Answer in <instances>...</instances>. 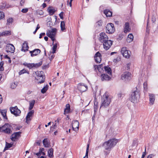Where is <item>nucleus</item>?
Here are the masks:
<instances>
[{
	"instance_id": "obj_1",
	"label": "nucleus",
	"mask_w": 158,
	"mask_h": 158,
	"mask_svg": "<svg viewBox=\"0 0 158 158\" xmlns=\"http://www.w3.org/2000/svg\"><path fill=\"white\" fill-rule=\"evenodd\" d=\"M139 91L137 90V88L136 87L132 90L130 95V100L133 103H136L139 101Z\"/></svg>"
},
{
	"instance_id": "obj_2",
	"label": "nucleus",
	"mask_w": 158,
	"mask_h": 158,
	"mask_svg": "<svg viewBox=\"0 0 158 158\" xmlns=\"http://www.w3.org/2000/svg\"><path fill=\"white\" fill-rule=\"evenodd\" d=\"M117 142L118 140L115 139H110L104 143L103 147L106 150H110L115 145Z\"/></svg>"
},
{
	"instance_id": "obj_3",
	"label": "nucleus",
	"mask_w": 158,
	"mask_h": 158,
	"mask_svg": "<svg viewBox=\"0 0 158 158\" xmlns=\"http://www.w3.org/2000/svg\"><path fill=\"white\" fill-rule=\"evenodd\" d=\"M111 101V99L108 95L105 93L103 96L102 98L101 104L100 108H106L109 105Z\"/></svg>"
},
{
	"instance_id": "obj_4",
	"label": "nucleus",
	"mask_w": 158,
	"mask_h": 158,
	"mask_svg": "<svg viewBox=\"0 0 158 158\" xmlns=\"http://www.w3.org/2000/svg\"><path fill=\"white\" fill-rule=\"evenodd\" d=\"M1 127V132H3L8 134L11 133L12 132L11 129V126L9 124L5 123Z\"/></svg>"
},
{
	"instance_id": "obj_5",
	"label": "nucleus",
	"mask_w": 158,
	"mask_h": 158,
	"mask_svg": "<svg viewBox=\"0 0 158 158\" xmlns=\"http://www.w3.org/2000/svg\"><path fill=\"white\" fill-rule=\"evenodd\" d=\"M35 73L37 75V77H35V79L37 80H40V78H42V81H39L38 83V84H41L44 82L45 81V77L43 74V72L42 71H37Z\"/></svg>"
},
{
	"instance_id": "obj_6",
	"label": "nucleus",
	"mask_w": 158,
	"mask_h": 158,
	"mask_svg": "<svg viewBox=\"0 0 158 158\" xmlns=\"http://www.w3.org/2000/svg\"><path fill=\"white\" fill-rule=\"evenodd\" d=\"M56 29L55 28H52L51 30H48L47 32L46 35L49 37L51 38V40L54 41L55 39L54 37L56 34Z\"/></svg>"
},
{
	"instance_id": "obj_7",
	"label": "nucleus",
	"mask_w": 158,
	"mask_h": 158,
	"mask_svg": "<svg viewBox=\"0 0 158 158\" xmlns=\"http://www.w3.org/2000/svg\"><path fill=\"white\" fill-rule=\"evenodd\" d=\"M106 32L109 34H112L114 32L115 28L114 25L111 23H109L106 26Z\"/></svg>"
},
{
	"instance_id": "obj_8",
	"label": "nucleus",
	"mask_w": 158,
	"mask_h": 158,
	"mask_svg": "<svg viewBox=\"0 0 158 158\" xmlns=\"http://www.w3.org/2000/svg\"><path fill=\"white\" fill-rule=\"evenodd\" d=\"M10 110L11 114L17 116H19L21 113V111L18 109L17 106L10 108Z\"/></svg>"
},
{
	"instance_id": "obj_9",
	"label": "nucleus",
	"mask_w": 158,
	"mask_h": 158,
	"mask_svg": "<svg viewBox=\"0 0 158 158\" xmlns=\"http://www.w3.org/2000/svg\"><path fill=\"white\" fill-rule=\"evenodd\" d=\"M121 52L123 56L126 58H128L130 57L131 52L127 50L126 48H122Z\"/></svg>"
},
{
	"instance_id": "obj_10",
	"label": "nucleus",
	"mask_w": 158,
	"mask_h": 158,
	"mask_svg": "<svg viewBox=\"0 0 158 158\" xmlns=\"http://www.w3.org/2000/svg\"><path fill=\"white\" fill-rule=\"evenodd\" d=\"M5 49L7 53L10 52L11 53H13L15 52V48L13 44H8L6 45Z\"/></svg>"
},
{
	"instance_id": "obj_11",
	"label": "nucleus",
	"mask_w": 158,
	"mask_h": 158,
	"mask_svg": "<svg viewBox=\"0 0 158 158\" xmlns=\"http://www.w3.org/2000/svg\"><path fill=\"white\" fill-rule=\"evenodd\" d=\"M77 88L81 92H83L87 90L88 87L84 84L80 83L78 85Z\"/></svg>"
},
{
	"instance_id": "obj_12",
	"label": "nucleus",
	"mask_w": 158,
	"mask_h": 158,
	"mask_svg": "<svg viewBox=\"0 0 158 158\" xmlns=\"http://www.w3.org/2000/svg\"><path fill=\"white\" fill-rule=\"evenodd\" d=\"M113 41L108 40L106 41L103 42L104 48L106 50H108L112 45Z\"/></svg>"
},
{
	"instance_id": "obj_13",
	"label": "nucleus",
	"mask_w": 158,
	"mask_h": 158,
	"mask_svg": "<svg viewBox=\"0 0 158 158\" xmlns=\"http://www.w3.org/2000/svg\"><path fill=\"white\" fill-rule=\"evenodd\" d=\"M21 132L20 131L14 132L11 136V139L13 141H15L18 139L20 136Z\"/></svg>"
},
{
	"instance_id": "obj_14",
	"label": "nucleus",
	"mask_w": 158,
	"mask_h": 158,
	"mask_svg": "<svg viewBox=\"0 0 158 158\" xmlns=\"http://www.w3.org/2000/svg\"><path fill=\"white\" fill-rule=\"evenodd\" d=\"M99 40L101 43L106 41L108 39V36L105 33L102 32L100 34Z\"/></svg>"
},
{
	"instance_id": "obj_15",
	"label": "nucleus",
	"mask_w": 158,
	"mask_h": 158,
	"mask_svg": "<svg viewBox=\"0 0 158 158\" xmlns=\"http://www.w3.org/2000/svg\"><path fill=\"white\" fill-rule=\"evenodd\" d=\"M79 123L78 121H74L72 123V128L75 131L78 130L79 128Z\"/></svg>"
},
{
	"instance_id": "obj_16",
	"label": "nucleus",
	"mask_w": 158,
	"mask_h": 158,
	"mask_svg": "<svg viewBox=\"0 0 158 158\" xmlns=\"http://www.w3.org/2000/svg\"><path fill=\"white\" fill-rule=\"evenodd\" d=\"M94 59L96 62L99 63L101 61V55L99 52H97L94 56Z\"/></svg>"
},
{
	"instance_id": "obj_17",
	"label": "nucleus",
	"mask_w": 158,
	"mask_h": 158,
	"mask_svg": "<svg viewBox=\"0 0 158 158\" xmlns=\"http://www.w3.org/2000/svg\"><path fill=\"white\" fill-rule=\"evenodd\" d=\"M149 104L151 105H153L154 103L155 99V96L154 94H149Z\"/></svg>"
},
{
	"instance_id": "obj_18",
	"label": "nucleus",
	"mask_w": 158,
	"mask_h": 158,
	"mask_svg": "<svg viewBox=\"0 0 158 158\" xmlns=\"http://www.w3.org/2000/svg\"><path fill=\"white\" fill-rule=\"evenodd\" d=\"M101 77L102 81H108L111 79L109 76L105 73L102 74Z\"/></svg>"
},
{
	"instance_id": "obj_19",
	"label": "nucleus",
	"mask_w": 158,
	"mask_h": 158,
	"mask_svg": "<svg viewBox=\"0 0 158 158\" xmlns=\"http://www.w3.org/2000/svg\"><path fill=\"white\" fill-rule=\"evenodd\" d=\"M40 52L41 51L40 49H35L33 51H30V53L31 54V56L33 57L39 54Z\"/></svg>"
},
{
	"instance_id": "obj_20",
	"label": "nucleus",
	"mask_w": 158,
	"mask_h": 158,
	"mask_svg": "<svg viewBox=\"0 0 158 158\" xmlns=\"http://www.w3.org/2000/svg\"><path fill=\"white\" fill-rule=\"evenodd\" d=\"M131 76V73L128 72H126L122 75L121 78L123 80L125 79H129V78Z\"/></svg>"
},
{
	"instance_id": "obj_21",
	"label": "nucleus",
	"mask_w": 158,
	"mask_h": 158,
	"mask_svg": "<svg viewBox=\"0 0 158 158\" xmlns=\"http://www.w3.org/2000/svg\"><path fill=\"white\" fill-rule=\"evenodd\" d=\"M34 111L33 110H31L28 113L26 117V121L27 123H28V121L31 120V117L33 115Z\"/></svg>"
},
{
	"instance_id": "obj_22",
	"label": "nucleus",
	"mask_w": 158,
	"mask_h": 158,
	"mask_svg": "<svg viewBox=\"0 0 158 158\" xmlns=\"http://www.w3.org/2000/svg\"><path fill=\"white\" fill-rule=\"evenodd\" d=\"M28 48L29 47L28 43L26 42H25L22 44L21 51L25 52L28 51Z\"/></svg>"
},
{
	"instance_id": "obj_23",
	"label": "nucleus",
	"mask_w": 158,
	"mask_h": 158,
	"mask_svg": "<svg viewBox=\"0 0 158 158\" xmlns=\"http://www.w3.org/2000/svg\"><path fill=\"white\" fill-rule=\"evenodd\" d=\"M104 13L107 17H111L112 16V12L109 9H107L104 10Z\"/></svg>"
},
{
	"instance_id": "obj_24",
	"label": "nucleus",
	"mask_w": 158,
	"mask_h": 158,
	"mask_svg": "<svg viewBox=\"0 0 158 158\" xmlns=\"http://www.w3.org/2000/svg\"><path fill=\"white\" fill-rule=\"evenodd\" d=\"M6 112L7 110L6 109L1 110L0 109V113L3 116V118L6 120H7V118L6 115Z\"/></svg>"
},
{
	"instance_id": "obj_25",
	"label": "nucleus",
	"mask_w": 158,
	"mask_h": 158,
	"mask_svg": "<svg viewBox=\"0 0 158 158\" xmlns=\"http://www.w3.org/2000/svg\"><path fill=\"white\" fill-rule=\"evenodd\" d=\"M47 11L48 12L50 15H53L55 12V10L53 7L49 6L47 9Z\"/></svg>"
},
{
	"instance_id": "obj_26",
	"label": "nucleus",
	"mask_w": 158,
	"mask_h": 158,
	"mask_svg": "<svg viewBox=\"0 0 158 158\" xmlns=\"http://www.w3.org/2000/svg\"><path fill=\"white\" fill-rule=\"evenodd\" d=\"M130 29L129 28V24L128 23H126L125 24V27L124 28V32L125 33L129 31Z\"/></svg>"
},
{
	"instance_id": "obj_27",
	"label": "nucleus",
	"mask_w": 158,
	"mask_h": 158,
	"mask_svg": "<svg viewBox=\"0 0 158 158\" xmlns=\"http://www.w3.org/2000/svg\"><path fill=\"white\" fill-rule=\"evenodd\" d=\"M10 34L11 31H6L0 33V35L2 36L9 35Z\"/></svg>"
},
{
	"instance_id": "obj_28",
	"label": "nucleus",
	"mask_w": 158,
	"mask_h": 158,
	"mask_svg": "<svg viewBox=\"0 0 158 158\" xmlns=\"http://www.w3.org/2000/svg\"><path fill=\"white\" fill-rule=\"evenodd\" d=\"M70 110V106L69 104H67L66 105V108L64 110V114H66L69 112Z\"/></svg>"
},
{
	"instance_id": "obj_29",
	"label": "nucleus",
	"mask_w": 158,
	"mask_h": 158,
	"mask_svg": "<svg viewBox=\"0 0 158 158\" xmlns=\"http://www.w3.org/2000/svg\"><path fill=\"white\" fill-rule=\"evenodd\" d=\"M104 69L106 72L108 74L111 75L112 73L111 69L109 67L105 66Z\"/></svg>"
},
{
	"instance_id": "obj_30",
	"label": "nucleus",
	"mask_w": 158,
	"mask_h": 158,
	"mask_svg": "<svg viewBox=\"0 0 158 158\" xmlns=\"http://www.w3.org/2000/svg\"><path fill=\"white\" fill-rule=\"evenodd\" d=\"M23 65L25 66H27L29 69H31L33 68H34V63H25L23 64Z\"/></svg>"
},
{
	"instance_id": "obj_31",
	"label": "nucleus",
	"mask_w": 158,
	"mask_h": 158,
	"mask_svg": "<svg viewBox=\"0 0 158 158\" xmlns=\"http://www.w3.org/2000/svg\"><path fill=\"white\" fill-rule=\"evenodd\" d=\"M35 100H32L30 102L29 106V110H30L32 109L35 103Z\"/></svg>"
},
{
	"instance_id": "obj_32",
	"label": "nucleus",
	"mask_w": 158,
	"mask_h": 158,
	"mask_svg": "<svg viewBox=\"0 0 158 158\" xmlns=\"http://www.w3.org/2000/svg\"><path fill=\"white\" fill-rule=\"evenodd\" d=\"M53 149L51 148L48 151V156L50 157H53Z\"/></svg>"
},
{
	"instance_id": "obj_33",
	"label": "nucleus",
	"mask_w": 158,
	"mask_h": 158,
	"mask_svg": "<svg viewBox=\"0 0 158 158\" xmlns=\"http://www.w3.org/2000/svg\"><path fill=\"white\" fill-rule=\"evenodd\" d=\"M43 143L44 147L47 148L48 147L49 144L47 139H44L43 141Z\"/></svg>"
},
{
	"instance_id": "obj_34",
	"label": "nucleus",
	"mask_w": 158,
	"mask_h": 158,
	"mask_svg": "<svg viewBox=\"0 0 158 158\" xmlns=\"http://www.w3.org/2000/svg\"><path fill=\"white\" fill-rule=\"evenodd\" d=\"M102 64L99 65L98 66L95 65L94 67L95 69L97 68L99 72H101L102 69Z\"/></svg>"
},
{
	"instance_id": "obj_35",
	"label": "nucleus",
	"mask_w": 158,
	"mask_h": 158,
	"mask_svg": "<svg viewBox=\"0 0 158 158\" xmlns=\"http://www.w3.org/2000/svg\"><path fill=\"white\" fill-rule=\"evenodd\" d=\"M12 146V144L6 142L5 147L4 150V152L5 150H7L8 148H11Z\"/></svg>"
},
{
	"instance_id": "obj_36",
	"label": "nucleus",
	"mask_w": 158,
	"mask_h": 158,
	"mask_svg": "<svg viewBox=\"0 0 158 158\" xmlns=\"http://www.w3.org/2000/svg\"><path fill=\"white\" fill-rule=\"evenodd\" d=\"M13 22V19L11 18H9L7 20V25H9L10 24H11Z\"/></svg>"
},
{
	"instance_id": "obj_37",
	"label": "nucleus",
	"mask_w": 158,
	"mask_h": 158,
	"mask_svg": "<svg viewBox=\"0 0 158 158\" xmlns=\"http://www.w3.org/2000/svg\"><path fill=\"white\" fill-rule=\"evenodd\" d=\"M48 85H46L44 87V88L41 89V93L43 94L45 93L48 89Z\"/></svg>"
},
{
	"instance_id": "obj_38",
	"label": "nucleus",
	"mask_w": 158,
	"mask_h": 158,
	"mask_svg": "<svg viewBox=\"0 0 158 158\" xmlns=\"http://www.w3.org/2000/svg\"><path fill=\"white\" fill-rule=\"evenodd\" d=\"M60 27L61 30L62 31H64L65 29V23L64 21H61L60 23Z\"/></svg>"
},
{
	"instance_id": "obj_39",
	"label": "nucleus",
	"mask_w": 158,
	"mask_h": 158,
	"mask_svg": "<svg viewBox=\"0 0 158 158\" xmlns=\"http://www.w3.org/2000/svg\"><path fill=\"white\" fill-rule=\"evenodd\" d=\"M89 144L87 145V147L86 152L85 156L83 157V158H88V154L89 151Z\"/></svg>"
},
{
	"instance_id": "obj_40",
	"label": "nucleus",
	"mask_w": 158,
	"mask_h": 158,
	"mask_svg": "<svg viewBox=\"0 0 158 158\" xmlns=\"http://www.w3.org/2000/svg\"><path fill=\"white\" fill-rule=\"evenodd\" d=\"M57 48V44H55L52 47V53L53 54H54L56 52V48Z\"/></svg>"
},
{
	"instance_id": "obj_41",
	"label": "nucleus",
	"mask_w": 158,
	"mask_h": 158,
	"mask_svg": "<svg viewBox=\"0 0 158 158\" xmlns=\"http://www.w3.org/2000/svg\"><path fill=\"white\" fill-rule=\"evenodd\" d=\"M17 85V83H12L11 84L10 87L12 89H14L16 87Z\"/></svg>"
},
{
	"instance_id": "obj_42",
	"label": "nucleus",
	"mask_w": 158,
	"mask_h": 158,
	"mask_svg": "<svg viewBox=\"0 0 158 158\" xmlns=\"http://www.w3.org/2000/svg\"><path fill=\"white\" fill-rule=\"evenodd\" d=\"M133 36L131 34H129L128 36L127 40H128V39L129 38L130 39V40L129 41V42H130L133 40Z\"/></svg>"
},
{
	"instance_id": "obj_43",
	"label": "nucleus",
	"mask_w": 158,
	"mask_h": 158,
	"mask_svg": "<svg viewBox=\"0 0 158 158\" xmlns=\"http://www.w3.org/2000/svg\"><path fill=\"white\" fill-rule=\"evenodd\" d=\"M42 64V61H40L38 63L34 64V67L35 68H37L38 67L40 66H41Z\"/></svg>"
},
{
	"instance_id": "obj_44",
	"label": "nucleus",
	"mask_w": 158,
	"mask_h": 158,
	"mask_svg": "<svg viewBox=\"0 0 158 158\" xmlns=\"http://www.w3.org/2000/svg\"><path fill=\"white\" fill-rule=\"evenodd\" d=\"M102 25V22L101 20L98 21V22H97L96 24V27H99L101 26Z\"/></svg>"
},
{
	"instance_id": "obj_45",
	"label": "nucleus",
	"mask_w": 158,
	"mask_h": 158,
	"mask_svg": "<svg viewBox=\"0 0 158 158\" xmlns=\"http://www.w3.org/2000/svg\"><path fill=\"white\" fill-rule=\"evenodd\" d=\"M94 115L93 116V117H92V118H93L94 117V116L95 114V113L96 112H97V110H98V106H94Z\"/></svg>"
},
{
	"instance_id": "obj_46",
	"label": "nucleus",
	"mask_w": 158,
	"mask_h": 158,
	"mask_svg": "<svg viewBox=\"0 0 158 158\" xmlns=\"http://www.w3.org/2000/svg\"><path fill=\"white\" fill-rule=\"evenodd\" d=\"M3 62L2 61L0 62V71H3L4 68L3 67Z\"/></svg>"
},
{
	"instance_id": "obj_47",
	"label": "nucleus",
	"mask_w": 158,
	"mask_h": 158,
	"mask_svg": "<svg viewBox=\"0 0 158 158\" xmlns=\"http://www.w3.org/2000/svg\"><path fill=\"white\" fill-rule=\"evenodd\" d=\"M4 13L0 11V20L4 18Z\"/></svg>"
},
{
	"instance_id": "obj_48",
	"label": "nucleus",
	"mask_w": 158,
	"mask_h": 158,
	"mask_svg": "<svg viewBox=\"0 0 158 158\" xmlns=\"http://www.w3.org/2000/svg\"><path fill=\"white\" fill-rule=\"evenodd\" d=\"M28 10V8H24L23 9L21 10V12L24 13H26L27 12Z\"/></svg>"
},
{
	"instance_id": "obj_49",
	"label": "nucleus",
	"mask_w": 158,
	"mask_h": 158,
	"mask_svg": "<svg viewBox=\"0 0 158 158\" xmlns=\"http://www.w3.org/2000/svg\"><path fill=\"white\" fill-rule=\"evenodd\" d=\"M26 71L25 69H23L21 70L19 72V75H21L22 74H24L25 73H26Z\"/></svg>"
},
{
	"instance_id": "obj_50",
	"label": "nucleus",
	"mask_w": 158,
	"mask_h": 158,
	"mask_svg": "<svg viewBox=\"0 0 158 158\" xmlns=\"http://www.w3.org/2000/svg\"><path fill=\"white\" fill-rule=\"evenodd\" d=\"M63 14H64V12H61L59 15L60 18L61 19H63Z\"/></svg>"
},
{
	"instance_id": "obj_51",
	"label": "nucleus",
	"mask_w": 158,
	"mask_h": 158,
	"mask_svg": "<svg viewBox=\"0 0 158 158\" xmlns=\"http://www.w3.org/2000/svg\"><path fill=\"white\" fill-rule=\"evenodd\" d=\"M152 20L153 23L155 22L156 21V18L154 15L152 16Z\"/></svg>"
},
{
	"instance_id": "obj_52",
	"label": "nucleus",
	"mask_w": 158,
	"mask_h": 158,
	"mask_svg": "<svg viewBox=\"0 0 158 158\" xmlns=\"http://www.w3.org/2000/svg\"><path fill=\"white\" fill-rule=\"evenodd\" d=\"M146 147H145V151H144V152H143L141 158H144V157L145 156V155H146Z\"/></svg>"
},
{
	"instance_id": "obj_53",
	"label": "nucleus",
	"mask_w": 158,
	"mask_h": 158,
	"mask_svg": "<svg viewBox=\"0 0 158 158\" xmlns=\"http://www.w3.org/2000/svg\"><path fill=\"white\" fill-rule=\"evenodd\" d=\"M155 155L153 154H150L148 156L147 158H152Z\"/></svg>"
},
{
	"instance_id": "obj_54",
	"label": "nucleus",
	"mask_w": 158,
	"mask_h": 158,
	"mask_svg": "<svg viewBox=\"0 0 158 158\" xmlns=\"http://www.w3.org/2000/svg\"><path fill=\"white\" fill-rule=\"evenodd\" d=\"M94 106H98V102L95 99L94 101Z\"/></svg>"
},
{
	"instance_id": "obj_55",
	"label": "nucleus",
	"mask_w": 158,
	"mask_h": 158,
	"mask_svg": "<svg viewBox=\"0 0 158 158\" xmlns=\"http://www.w3.org/2000/svg\"><path fill=\"white\" fill-rule=\"evenodd\" d=\"M45 35V33H41L40 35L39 38L40 39H41L42 38V36H44Z\"/></svg>"
},
{
	"instance_id": "obj_56",
	"label": "nucleus",
	"mask_w": 158,
	"mask_h": 158,
	"mask_svg": "<svg viewBox=\"0 0 158 158\" xmlns=\"http://www.w3.org/2000/svg\"><path fill=\"white\" fill-rule=\"evenodd\" d=\"M55 56L53 54H52L51 56L49 58L50 60L51 61L54 57Z\"/></svg>"
},
{
	"instance_id": "obj_57",
	"label": "nucleus",
	"mask_w": 158,
	"mask_h": 158,
	"mask_svg": "<svg viewBox=\"0 0 158 158\" xmlns=\"http://www.w3.org/2000/svg\"><path fill=\"white\" fill-rule=\"evenodd\" d=\"M25 2V0H21L20 1V4L21 5H23Z\"/></svg>"
},
{
	"instance_id": "obj_58",
	"label": "nucleus",
	"mask_w": 158,
	"mask_h": 158,
	"mask_svg": "<svg viewBox=\"0 0 158 158\" xmlns=\"http://www.w3.org/2000/svg\"><path fill=\"white\" fill-rule=\"evenodd\" d=\"M44 150V148H40V152H43V151Z\"/></svg>"
},
{
	"instance_id": "obj_59",
	"label": "nucleus",
	"mask_w": 158,
	"mask_h": 158,
	"mask_svg": "<svg viewBox=\"0 0 158 158\" xmlns=\"http://www.w3.org/2000/svg\"><path fill=\"white\" fill-rule=\"evenodd\" d=\"M130 64H127V69L128 70L130 69Z\"/></svg>"
},
{
	"instance_id": "obj_60",
	"label": "nucleus",
	"mask_w": 158,
	"mask_h": 158,
	"mask_svg": "<svg viewBox=\"0 0 158 158\" xmlns=\"http://www.w3.org/2000/svg\"><path fill=\"white\" fill-rule=\"evenodd\" d=\"M32 93V91H31L30 90H28L27 92V94H31Z\"/></svg>"
},
{
	"instance_id": "obj_61",
	"label": "nucleus",
	"mask_w": 158,
	"mask_h": 158,
	"mask_svg": "<svg viewBox=\"0 0 158 158\" xmlns=\"http://www.w3.org/2000/svg\"><path fill=\"white\" fill-rule=\"evenodd\" d=\"M36 155L38 156H40L41 155V152H39L36 153Z\"/></svg>"
},
{
	"instance_id": "obj_62",
	"label": "nucleus",
	"mask_w": 158,
	"mask_h": 158,
	"mask_svg": "<svg viewBox=\"0 0 158 158\" xmlns=\"http://www.w3.org/2000/svg\"><path fill=\"white\" fill-rule=\"evenodd\" d=\"M42 6L43 8L45 7L46 6V4L45 3H44L42 4Z\"/></svg>"
},
{
	"instance_id": "obj_63",
	"label": "nucleus",
	"mask_w": 158,
	"mask_h": 158,
	"mask_svg": "<svg viewBox=\"0 0 158 158\" xmlns=\"http://www.w3.org/2000/svg\"><path fill=\"white\" fill-rule=\"evenodd\" d=\"M40 27L39 26V25L38 24L35 29L37 30H38L40 28Z\"/></svg>"
},
{
	"instance_id": "obj_64",
	"label": "nucleus",
	"mask_w": 158,
	"mask_h": 158,
	"mask_svg": "<svg viewBox=\"0 0 158 158\" xmlns=\"http://www.w3.org/2000/svg\"><path fill=\"white\" fill-rule=\"evenodd\" d=\"M44 39L46 41H47L48 40V38L47 36H45L44 37Z\"/></svg>"
}]
</instances>
